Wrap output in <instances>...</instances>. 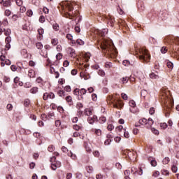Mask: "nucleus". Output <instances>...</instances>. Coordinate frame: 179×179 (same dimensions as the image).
Returning <instances> with one entry per match:
<instances>
[{
  "instance_id": "nucleus-24",
  "label": "nucleus",
  "mask_w": 179,
  "mask_h": 179,
  "mask_svg": "<svg viewBox=\"0 0 179 179\" xmlns=\"http://www.w3.org/2000/svg\"><path fill=\"white\" fill-rule=\"evenodd\" d=\"M51 44L52 45H58V38H53L51 40Z\"/></svg>"
},
{
  "instance_id": "nucleus-17",
  "label": "nucleus",
  "mask_w": 179,
  "mask_h": 179,
  "mask_svg": "<svg viewBox=\"0 0 179 179\" xmlns=\"http://www.w3.org/2000/svg\"><path fill=\"white\" fill-rule=\"evenodd\" d=\"M150 79H159V75H157L155 73H151L150 74Z\"/></svg>"
},
{
  "instance_id": "nucleus-32",
  "label": "nucleus",
  "mask_w": 179,
  "mask_h": 179,
  "mask_svg": "<svg viewBox=\"0 0 179 179\" xmlns=\"http://www.w3.org/2000/svg\"><path fill=\"white\" fill-rule=\"evenodd\" d=\"M73 93L75 94V96H79V94H80V90L78 88H76Z\"/></svg>"
},
{
  "instance_id": "nucleus-18",
  "label": "nucleus",
  "mask_w": 179,
  "mask_h": 179,
  "mask_svg": "<svg viewBox=\"0 0 179 179\" xmlns=\"http://www.w3.org/2000/svg\"><path fill=\"white\" fill-rule=\"evenodd\" d=\"M10 5H11L10 0H6L3 2V6H5L6 8H9V6H10Z\"/></svg>"
},
{
  "instance_id": "nucleus-61",
  "label": "nucleus",
  "mask_w": 179,
  "mask_h": 179,
  "mask_svg": "<svg viewBox=\"0 0 179 179\" xmlns=\"http://www.w3.org/2000/svg\"><path fill=\"white\" fill-rule=\"evenodd\" d=\"M56 59H57L58 61H59V59H62V54L58 53L56 55Z\"/></svg>"
},
{
  "instance_id": "nucleus-23",
  "label": "nucleus",
  "mask_w": 179,
  "mask_h": 179,
  "mask_svg": "<svg viewBox=\"0 0 179 179\" xmlns=\"http://www.w3.org/2000/svg\"><path fill=\"white\" fill-rule=\"evenodd\" d=\"M166 66L169 69H173V68H174V64L171 62H167Z\"/></svg>"
},
{
  "instance_id": "nucleus-25",
  "label": "nucleus",
  "mask_w": 179,
  "mask_h": 179,
  "mask_svg": "<svg viewBox=\"0 0 179 179\" xmlns=\"http://www.w3.org/2000/svg\"><path fill=\"white\" fill-rule=\"evenodd\" d=\"M108 19L109 20V22L110 23V26H114V18H113V17H111L110 15H109L108 17Z\"/></svg>"
},
{
  "instance_id": "nucleus-26",
  "label": "nucleus",
  "mask_w": 179,
  "mask_h": 179,
  "mask_svg": "<svg viewBox=\"0 0 179 179\" xmlns=\"http://www.w3.org/2000/svg\"><path fill=\"white\" fill-rule=\"evenodd\" d=\"M10 33H12V31L10 30V29H4V34L6 36H10Z\"/></svg>"
},
{
  "instance_id": "nucleus-27",
  "label": "nucleus",
  "mask_w": 179,
  "mask_h": 179,
  "mask_svg": "<svg viewBox=\"0 0 179 179\" xmlns=\"http://www.w3.org/2000/svg\"><path fill=\"white\" fill-rule=\"evenodd\" d=\"M122 64L124 66H129L131 65V62H129V60H124Z\"/></svg>"
},
{
  "instance_id": "nucleus-41",
  "label": "nucleus",
  "mask_w": 179,
  "mask_h": 179,
  "mask_svg": "<svg viewBox=\"0 0 179 179\" xmlns=\"http://www.w3.org/2000/svg\"><path fill=\"white\" fill-rule=\"evenodd\" d=\"M48 150V152H54V150H55V147L54 145H49Z\"/></svg>"
},
{
  "instance_id": "nucleus-1",
  "label": "nucleus",
  "mask_w": 179,
  "mask_h": 179,
  "mask_svg": "<svg viewBox=\"0 0 179 179\" xmlns=\"http://www.w3.org/2000/svg\"><path fill=\"white\" fill-rule=\"evenodd\" d=\"M98 44L100 48L103 50V52L107 54V55L111 58L117 55V49L115 48V46H114V43H113L112 41L102 39L101 41H98Z\"/></svg>"
},
{
  "instance_id": "nucleus-44",
  "label": "nucleus",
  "mask_w": 179,
  "mask_h": 179,
  "mask_svg": "<svg viewBox=\"0 0 179 179\" xmlns=\"http://www.w3.org/2000/svg\"><path fill=\"white\" fill-rule=\"evenodd\" d=\"M36 48H38V50H41V48H43V43H41V42H38L36 43Z\"/></svg>"
},
{
  "instance_id": "nucleus-12",
  "label": "nucleus",
  "mask_w": 179,
  "mask_h": 179,
  "mask_svg": "<svg viewBox=\"0 0 179 179\" xmlns=\"http://www.w3.org/2000/svg\"><path fill=\"white\" fill-rule=\"evenodd\" d=\"M38 33L39 36H38V38L39 40H42L43 38V34H44V29L43 28H40L38 29Z\"/></svg>"
},
{
  "instance_id": "nucleus-52",
  "label": "nucleus",
  "mask_w": 179,
  "mask_h": 179,
  "mask_svg": "<svg viewBox=\"0 0 179 179\" xmlns=\"http://www.w3.org/2000/svg\"><path fill=\"white\" fill-rule=\"evenodd\" d=\"M160 127H161L162 129H166V128H167L168 125H167V123H161Z\"/></svg>"
},
{
  "instance_id": "nucleus-30",
  "label": "nucleus",
  "mask_w": 179,
  "mask_h": 179,
  "mask_svg": "<svg viewBox=\"0 0 179 179\" xmlns=\"http://www.w3.org/2000/svg\"><path fill=\"white\" fill-rule=\"evenodd\" d=\"M116 129L117 131H118V132H122V131L124 132V129H124V127H122V125H120L116 127Z\"/></svg>"
},
{
  "instance_id": "nucleus-50",
  "label": "nucleus",
  "mask_w": 179,
  "mask_h": 179,
  "mask_svg": "<svg viewBox=\"0 0 179 179\" xmlns=\"http://www.w3.org/2000/svg\"><path fill=\"white\" fill-rule=\"evenodd\" d=\"M15 2H16V4L17 5V6H22V5H23L22 0H16Z\"/></svg>"
},
{
  "instance_id": "nucleus-64",
  "label": "nucleus",
  "mask_w": 179,
  "mask_h": 179,
  "mask_svg": "<svg viewBox=\"0 0 179 179\" xmlns=\"http://www.w3.org/2000/svg\"><path fill=\"white\" fill-rule=\"evenodd\" d=\"M96 179H103V175H101V173H98L96 175Z\"/></svg>"
},
{
  "instance_id": "nucleus-43",
  "label": "nucleus",
  "mask_w": 179,
  "mask_h": 179,
  "mask_svg": "<svg viewBox=\"0 0 179 179\" xmlns=\"http://www.w3.org/2000/svg\"><path fill=\"white\" fill-rule=\"evenodd\" d=\"M76 43H77V44H78L79 45H85V41H82L81 39H77V40H76Z\"/></svg>"
},
{
  "instance_id": "nucleus-10",
  "label": "nucleus",
  "mask_w": 179,
  "mask_h": 179,
  "mask_svg": "<svg viewBox=\"0 0 179 179\" xmlns=\"http://www.w3.org/2000/svg\"><path fill=\"white\" fill-rule=\"evenodd\" d=\"M98 33L99 36H101V37H104L107 34V33H108V29H103L102 30H99L98 31Z\"/></svg>"
},
{
  "instance_id": "nucleus-57",
  "label": "nucleus",
  "mask_w": 179,
  "mask_h": 179,
  "mask_svg": "<svg viewBox=\"0 0 179 179\" xmlns=\"http://www.w3.org/2000/svg\"><path fill=\"white\" fill-rule=\"evenodd\" d=\"M93 155L95 157H100V152L97 150L94 151Z\"/></svg>"
},
{
  "instance_id": "nucleus-22",
  "label": "nucleus",
  "mask_w": 179,
  "mask_h": 179,
  "mask_svg": "<svg viewBox=\"0 0 179 179\" xmlns=\"http://www.w3.org/2000/svg\"><path fill=\"white\" fill-rule=\"evenodd\" d=\"M30 92H31V93H32V94H36V93H37V92H38V88L37 87H34L31 89Z\"/></svg>"
},
{
  "instance_id": "nucleus-15",
  "label": "nucleus",
  "mask_w": 179,
  "mask_h": 179,
  "mask_svg": "<svg viewBox=\"0 0 179 179\" xmlns=\"http://www.w3.org/2000/svg\"><path fill=\"white\" fill-rule=\"evenodd\" d=\"M86 171L89 174H92L93 171H94V169H93V166H86Z\"/></svg>"
},
{
  "instance_id": "nucleus-56",
  "label": "nucleus",
  "mask_w": 179,
  "mask_h": 179,
  "mask_svg": "<svg viewBox=\"0 0 179 179\" xmlns=\"http://www.w3.org/2000/svg\"><path fill=\"white\" fill-rule=\"evenodd\" d=\"M107 129L108 131H113V129H114V125L111 124H108L107 127Z\"/></svg>"
},
{
  "instance_id": "nucleus-20",
  "label": "nucleus",
  "mask_w": 179,
  "mask_h": 179,
  "mask_svg": "<svg viewBox=\"0 0 179 179\" xmlns=\"http://www.w3.org/2000/svg\"><path fill=\"white\" fill-rule=\"evenodd\" d=\"M41 55H42V57H43L44 58H47L48 57V52H47V50H42Z\"/></svg>"
},
{
  "instance_id": "nucleus-35",
  "label": "nucleus",
  "mask_w": 179,
  "mask_h": 179,
  "mask_svg": "<svg viewBox=\"0 0 179 179\" xmlns=\"http://www.w3.org/2000/svg\"><path fill=\"white\" fill-rule=\"evenodd\" d=\"M136 174H138V176H142V174H143V170H142V168L140 167L137 169Z\"/></svg>"
},
{
  "instance_id": "nucleus-29",
  "label": "nucleus",
  "mask_w": 179,
  "mask_h": 179,
  "mask_svg": "<svg viewBox=\"0 0 179 179\" xmlns=\"http://www.w3.org/2000/svg\"><path fill=\"white\" fill-rule=\"evenodd\" d=\"M141 96L145 99V97H146V95L148 94V91H146L145 90H143L141 92Z\"/></svg>"
},
{
  "instance_id": "nucleus-47",
  "label": "nucleus",
  "mask_w": 179,
  "mask_h": 179,
  "mask_svg": "<svg viewBox=\"0 0 179 179\" xmlns=\"http://www.w3.org/2000/svg\"><path fill=\"white\" fill-rule=\"evenodd\" d=\"M151 131L155 135H159V130L156 129L155 127L151 128Z\"/></svg>"
},
{
  "instance_id": "nucleus-62",
  "label": "nucleus",
  "mask_w": 179,
  "mask_h": 179,
  "mask_svg": "<svg viewBox=\"0 0 179 179\" xmlns=\"http://www.w3.org/2000/svg\"><path fill=\"white\" fill-rule=\"evenodd\" d=\"M131 173L134 174H136L138 173V169L136 167H132L131 168Z\"/></svg>"
},
{
  "instance_id": "nucleus-59",
  "label": "nucleus",
  "mask_w": 179,
  "mask_h": 179,
  "mask_svg": "<svg viewBox=\"0 0 179 179\" xmlns=\"http://www.w3.org/2000/svg\"><path fill=\"white\" fill-rule=\"evenodd\" d=\"M66 101L68 102V103H72V96H67L66 97Z\"/></svg>"
},
{
  "instance_id": "nucleus-42",
  "label": "nucleus",
  "mask_w": 179,
  "mask_h": 179,
  "mask_svg": "<svg viewBox=\"0 0 179 179\" xmlns=\"http://www.w3.org/2000/svg\"><path fill=\"white\" fill-rule=\"evenodd\" d=\"M27 16H28L29 17H31V16H33V10H28L27 11Z\"/></svg>"
},
{
  "instance_id": "nucleus-8",
  "label": "nucleus",
  "mask_w": 179,
  "mask_h": 179,
  "mask_svg": "<svg viewBox=\"0 0 179 179\" xmlns=\"http://www.w3.org/2000/svg\"><path fill=\"white\" fill-rule=\"evenodd\" d=\"M129 104L130 107L131 108H130L131 113H133V114H135V113H136V110H134L133 108H135V107H136V103H135V101L131 100V101H129Z\"/></svg>"
},
{
  "instance_id": "nucleus-37",
  "label": "nucleus",
  "mask_w": 179,
  "mask_h": 179,
  "mask_svg": "<svg viewBox=\"0 0 179 179\" xmlns=\"http://www.w3.org/2000/svg\"><path fill=\"white\" fill-rule=\"evenodd\" d=\"M171 171H173V173H177V171H178V168L177 167V166L173 165L171 167Z\"/></svg>"
},
{
  "instance_id": "nucleus-6",
  "label": "nucleus",
  "mask_w": 179,
  "mask_h": 179,
  "mask_svg": "<svg viewBox=\"0 0 179 179\" xmlns=\"http://www.w3.org/2000/svg\"><path fill=\"white\" fill-rule=\"evenodd\" d=\"M48 99H55V94L54 93L50 92H45L43 94V100H48Z\"/></svg>"
},
{
  "instance_id": "nucleus-7",
  "label": "nucleus",
  "mask_w": 179,
  "mask_h": 179,
  "mask_svg": "<svg viewBox=\"0 0 179 179\" xmlns=\"http://www.w3.org/2000/svg\"><path fill=\"white\" fill-rule=\"evenodd\" d=\"M6 41V48L7 50H10V43L12 42V38L10 36H7L5 39Z\"/></svg>"
},
{
  "instance_id": "nucleus-28",
  "label": "nucleus",
  "mask_w": 179,
  "mask_h": 179,
  "mask_svg": "<svg viewBox=\"0 0 179 179\" xmlns=\"http://www.w3.org/2000/svg\"><path fill=\"white\" fill-rule=\"evenodd\" d=\"M86 93H87V90H86V89L82 88V89L80 90V96L85 95V94H86Z\"/></svg>"
},
{
  "instance_id": "nucleus-36",
  "label": "nucleus",
  "mask_w": 179,
  "mask_h": 179,
  "mask_svg": "<svg viewBox=\"0 0 179 179\" xmlns=\"http://www.w3.org/2000/svg\"><path fill=\"white\" fill-rule=\"evenodd\" d=\"M58 95L60 96V97H64L65 96V91L64 90H59L58 92Z\"/></svg>"
},
{
  "instance_id": "nucleus-2",
  "label": "nucleus",
  "mask_w": 179,
  "mask_h": 179,
  "mask_svg": "<svg viewBox=\"0 0 179 179\" xmlns=\"http://www.w3.org/2000/svg\"><path fill=\"white\" fill-rule=\"evenodd\" d=\"M58 8L60 12H64V13L69 15V16L76 17L79 15V11H78V10L74 11V13H69V12H72V10H73V3H71V1H62L59 3Z\"/></svg>"
},
{
  "instance_id": "nucleus-31",
  "label": "nucleus",
  "mask_w": 179,
  "mask_h": 179,
  "mask_svg": "<svg viewBox=\"0 0 179 179\" xmlns=\"http://www.w3.org/2000/svg\"><path fill=\"white\" fill-rule=\"evenodd\" d=\"M161 173H162V176H169L170 174V172H169V171H167L166 169L162 170Z\"/></svg>"
},
{
  "instance_id": "nucleus-60",
  "label": "nucleus",
  "mask_w": 179,
  "mask_h": 179,
  "mask_svg": "<svg viewBox=\"0 0 179 179\" xmlns=\"http://www.w3.org/2000/svg\"><path fill=\"white\" fill-rule=\"evenodd\" d=\"M162 54H166L167 52V48L162 47L161 49Z\"/></svg>"
},
{
  "instance_id": "nucleus-11",
  "label": "nucleus",
  "mask_w": 179,
  "mask_h": 179,
  "mask_svg": "<svg viewBox=\"0 0 179 179\" xmlns=\"http://www.w3.org/2000/svg\"><path fill=\"white\" fill-rule=\"evenodd\" d=\"M84 113L85 115H87V117H90V115H93V110L91 108H85Z\"/></svg>"
},
{
  "instance_id": "nucleus-9",
  "label": "nucleus",
  "mask_w": 179,
  "mask_h": 179,
  "mask_svg": "<svg viewBox=\"0 0 179 179\" xmlns=\"http://www.w3.org/2000/svg\"><path fill=\"white\" fill-rule=\"evenodd\" d=\"M68 52H69V54H70V56L72 58L76 57V53L75 52V49H73L72 48H68Z\"/></svg>"
},
{
  "instance_id": "nucleus-54",
  "label": "nucleus",
  "mask_w": 179,
  "mask_h": 179,
  "mask_svg": "<svg viewBox=\"0 0 179 179\" xmlns=\"http://www.w3.org/2000/svg\"><path fill=\"white\" fill-rule=\"evenodd\" d=\"M73 129H75L76 131H79V129H80L82 127L78 124H74L73 126Z\"/></svg>"
},
{
  "instance_id": "nucleus-4",
  "label": "nucleus",
  "mask_w": 179,
  "mask_h": 179,
  "mask_svg": "<svg viewBox=\"0 0 179 179\" xmlns=\"http://www.w3.org/2000/svg\"><path fill=\"white\" fill-rule=\"evenodd\" d=\"M108 101H110L115 108H122V107H124V103H122V101L120 99H114L112 96H109L108 97Z\"/></svg>"
},
{
  "instance_id": "nucleus-34",
  "label": "nucleus",
  "mask_w": 179,
  "mask_h": 179,
  "mask_svg": "<svg viewBox=\"0 0 179 179\" xmlns=\"http://www.w3.org/2000/svg\"><path fill=\"white\" fill-rule=\"evenodd\" d=\"M24 106L25 107H29V106H30V99H25L24 101Z\"/></svg>"
},
{
  "instance_id": "nucleus-51",
  "label": "nucleus",
  "mask_w": 179,
  "mask_h": 179,
  "mask_svg": "<svg viewBox=\"0 0 179 179\" xmlns=\"http://www.w3.org/2000/svg\"><path fill=\"white\" fill-rule=\"evenodd\" d=\"M123 133L124 138H129V133L127 131V129H124Z\"/></svg>"
},
{
  "instance_id": "nucleus-46",
  "label": "nucleus",
  "mask_w": 179,
  "mask_h": 179,
  "mask_svg": "<svg viewBox=\"0 0 179 179\" xmlns=\"http://www.w3.org/2000/svg\"><path fill=\"white\" fill-rule=\"evenodd\" d=\"M150 164L152 166V167H156V166H157V162H156L155 159H152L150 162Z\"/></svg>"
},
{
  "instance_id": "nucleus-48",
  "label": "nucleus",
  "mask_w": 179,
  "mask_h": 179,
  "mask_svg": "<svg viewBox=\"0 0 179 179\" xmlns=\"http://www.w3.org/2000/svg\"><path fill=\"white\" fill-rule=\"evenodd\" d=\"M113 66V63L110 62H107L105 64V67L106 68H111Z\"/></svg>"
},
{
  "instance_id": "nucleus-38",
  "label": "nucleus",
  "mask_w": 179,
  "mask_h": 179,
  "mask_svg": "<svg viewBox=\"0 0 179 179\" xmlns=\"http://www.w3.org/2000/svg\"><path fill=\"white\" fill-rule=\"evenodd\" d=\"M95 134L97 135V136H101V129H95Z\"/></svg>"
},
{
  "instance_id": "nucleus-5",
  "label": "nucleus",
  "mask_w": 179,
  "mask_h": 179,
  "mask_svg": "<svg viewBox=\"0 0 179 179\" xmlns=\"http://www.w3.org/2000/svg\"><path fill=\"white\" fill-rule=\"evenodd\" d=\"M57 158L55 157H52L50 158L51 164V169L52 170L55 171L57 169H59L61 167V162L59 161H55Z\"/></svg>"
},
{
  "instance_id": "nucleus-58",
  "label": "nucleus",
  "mask_w": 179,
  "mask_h": 179,
  "mask_svg": "<svg viewBox=\"0 0 179 179\" xmlns=\"http://www.w3.org/2000/svg\"><path fill=\"white\" fill-rule=\"evenodd\" d=\"M92 99L93 101H97V94H92Z\"/></svg>"
},
{
  "instance_id": "nucleus-39",
  "label": "nucleus",
  "mask_w": 179,
  "mask_h": 179,
  "mask_svg": "<svg viewBox=\"0 0 179 179\" xmlns=\"http://www.w3.org/2000/svg\"><path fill=\"white\" fill-rule=\"evenodd\" d=\"M68 156H70V157H71L73 160H75L76 159V155L72 153V152L71 151L68 153Z\"/></svg>"
},
{
  "instance_id": "nucleus-13",
  "label": "nucleus",
  "mask_w": 179,
  "mask_h": 179,
  "mask_svg": "<svg viewBox=\"0 0 179 179\" xmlns=\"http://www.w3.org/2000/svg\"><path fill=\"white\" fill-rule=\"evenodd\" d=\"M147 121H148L147 125H146L147 128H150L152 127V125H153V124H155V121H153L152 118H149Z\"/></svg>"
},
{
  "instance_id": "nucleus-21",
  "label": "nucleus",
  "mask_w": 179,
  "mask_h": 179,
  "mask_svg": "<svg viewBox=\"0 0 179 179\" xmlns=\"http://www.w3.org/2000/svg\"><path fill=\"white\" fill-rule=\"evenodd\" d=\"M107 121V118L104 116L99 117V122L100 124H104Z\"/></svg>"
},
{
  "instance_id": "nucleus-19",
  "label": "nucleus",
  "mask_w": 179,
  "mask_h": 179,
  "mask_svg": "<svg viewBox=\"0 0 179 179\" xmlns=\"http://www.w3.org/2000/svg\"><path fill=\"white\" fill-rule=\"evenodd\" d=\"M128 80H129V78L128 77H124L120 79L121 83H123V84L128 83Z\"/></svg>"
},
{
  "instance_id": "nucleus-14",
  "label": "nucleus",
  "mask_w": 179,
  "mask_h": 179,
  "mask_svg": "<svg viewBox=\"0 0 179 179\" xmlns=\"http://www.w3.org/2000/svg\"><path fill=\"white\" fill-rule=\"evenodd\" d=\"M28 76L29 78H34L36 76V72L34 71V70L33 69L29 70Z\"/></svg>"
},
{
  "instance_id": "nucleus-53",
  "label": "nucleus",
  "mask_w": 179,
  "mask_h": 179,
  "mask_svg": "<svg viewBox=\"0 0 179 179\" xmlns=\"http://www.w3.org/2000/svg\"><path fill=\"white\" fill-rule=\"evenodd\" d=\"M98 74L99 75V76H104L106 75V73L103 70H99Z\"/></svg>"
},
{
  "instance_id": "nucleus-63",
  "label": "nucleus",
  "mask_w": 179,
  "mask_h": 179,
  "mask_svg": "<svg viewBox=\"0 0 179 179\" xmlns=\"http://www.w3.org/2000/svg\"><path fill=\"white\" fill-rule=\"evenodd\" d=\"M174 43H175V44H176L177 45H179V37H175V38H174Z\"/></svg>"
},
{
  "instance_id": "nucleus-33",
  "label": "nucleus",
  "mask_w": 179,
  "mask_h": 179,
  "mask_svg": "<svg viewBox=\"0 0 179 179\" xmlns=\"http://www.w3.org/2000/svg\"><path fill=\"white\" fill-rule=\"evenodd\" d=\"M162 162L164 164H169V163L170 162V158L166 157L163 159Z\"/></svg>"
},
{
  "instance_id": "nucleus-45",
  "label": "nucleus",
  "mask_w": 179,
  "mask_h": 179,
  "mask_svg": "<svg viewBox=\"0 0 179 179\" xmlns=\"http://www.w3.org/2000/svg\"><path fill=\"white\" fill-rule=\"evenodd\" d=\"M87 121L89 122V124H91L92 125V124H94V120H93V118L92 117H88L87 118Z\"/></svg>"
},
{
  "instance_id": "nucleus-49",
  "label": "nucleus",
  "mask_w": 179,
  "mask_h": 179,
  "mask_svg": "<svg viewBox=\"0 0 179 179\" xmlns=\"http://www.w3.org/2000/svg\"><path fill=\"white\" fill-rule=\"evenodd\" d=\"M39 22L40 23H44V22H45V17H44L43 15H41L39 17Z\"/></svg>"
},
{
  "instance_id": "nucleus-3",
  "label": "nucleus",
  "mask_w": 179,
  "mask_h": 179,
  "mask_svg": "<svg viewBox=\"0 0 179 179\" xmlns=\"http://www.w3.org/2000/svg\"><path fill=\"white\" fill-rule=\"evenodd\" d=\"M136 55L142 62H149L150 61V54L145 48H136Z\"/></svg>"
},
{
  "instance_id": "nucleus-16",
  "label": "nucleus",
  "mask_w": 179,
  "mask_h": 179,
  "mask_svg": "<svg viewBox=\"0 0 179 179\" xmlns=\"http://www.w3.org/2000/svg\"><path fill=\"white\" fill-rule=\"evenodd\" d=\"M139 124H141V125H147L148 120H146V118L141 119L139 120Z\"/></svg>"
},
{
  "instance_id": "nucleus-55",
  "label": "nucleus",
  "mask_w": 179,
  "mask_h": 179,
  "mask_svg": "<svg viewBox=\"0 0 179 179\" xmlns=\"http://www.w3.org/2000/svg\"><path fill=\"white\" fill-rule=\"evenodd\" d=\"M121 96H122V99H123V100H128V95H127V94L122 93Z\"/></svg>"
},
{
  "instance_id": "nucleus-40",
  "label": "nucleus",
  "mask_w": 179,
  "mask_h": 179,
  "mask_svg": "<svg viewBox=\"0 0 179 179\" xmlns=\"http://www.w3.org/2000/svg\"><path fill=\"white\" fill-rule=\"evenodd\" d=\"M52 27L55 30V31H58V30H59V25L58 24H54L52 25Z\"/></svg>"
}]
</instances>
